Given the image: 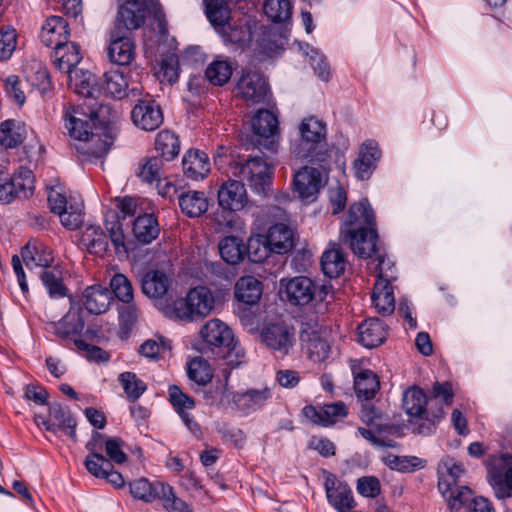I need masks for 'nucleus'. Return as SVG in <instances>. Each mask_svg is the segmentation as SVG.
<instances>
[{
  "mask_svg": "<svg viewBox=\"0 0 512 512\" xmlns=\"http://www.w3.org/2000/svg\"><path fill=\"white\" fill-rule=\"evenodd\" d=\"M299 131L301 138L294 149L296 157L320 167L322 171L329 170L332 150L326 141L325 124L309 117L301 122Z\"/></svg>",
  "mask_w": 512,
  "mask_h": 512,
  "instance_id": "obj_1",
  "label": "nucleus"
},
{
  "mask_svg": "<svg viewBox=\"0 0 512 512\" xmlns=\"http://www.w3.org/2000/svg\"><path fill=\"white\" fill-rule=\"evenodd\" d=\"M227 172L241 181L248 182L250 187L259 194H265L272 184V169L274 163L266 156L265 158L255 156L244 162H238L227 158Z\"/></svg>",
  "mask_w": 512,
  "mask_h": 512,
  "instance_id": "obj_2",
  "label": "nucleus"
},
{
  "mask_svg": "<svg viewBox=\"0 0 512 512\" xmlns=\"http://www.w3.org/2000/svg\"><path fill=\"white\" fill-rule=\"evenodd\" d=\"M117 15L114 27L117 31L130 33L139 29L145 24L147 16L152 11L156 17L161 13V6L158 0H119Z\"/></svg>",
  "mask_w": 512,
  "mask_h": 512,
  "instance_id": "obj_3",
  "label": "nucleus"
},
{
  "mask_svg": "<svg viewBox=\"0 0 512 512\" xmlns=\"http://www.w3.org/2000/svg\"><path fill=\"white\" fill-rule=\"evenodd\" d=\"M215 305V298L211 290L205 286H198L189 290L184 298L175 300L173 314L177 319L193 321L208 316Z\"/></svg>",
  "mask_w": 512,
  "mask_h": 512,
  "instance_id": "obj_4",
  "label": "nucleus"
},
{
  "mask_svg": "<svg viewBox=\"0 0 512 512\" xmlns=\"http://www.w3.org/2000/svg\"><path fill=\"white\" fill-rule=\"evenodd\" d=\"M84 105L88 108V112L83 111L79 113L80 116L71 115L66 119L65 127L73 143L84 139L95 130V127L106 124V114L110 112V107L104 104L85 103Z\"/></svg>",
  "mask_w": 512,
  "mask_h": 512,
  "instance_id": "obj_5",
  "label": "nucleus"
},
{
  "mask_svg": "<svg viewBox=\"0 0 512 512\" xmlns=\"http://www.w3.org/2000/svg\"><path fill=\"white\" fill-rule=\"evenodd\" d=\"M427 404V398L424 392L419 388H410L403 395V408L406 413L418 419L417 433L430 434L436 426V423L443 417L442 409L437 413H430L424 408Z\"/></svg>",
  "mask_w": 512,
  "mask_h": 512,
  "instance_id": "obj_6",
  "label": "nucleus"
},
{
  "mask_svg": "<svg viewBox=\"0 0 512 512\" xmlns=\"http://www.w3.org/2000/svg\"><path fill=\"white\" fill-rule=\"evenodd\" d=\"M101 93L121 99L124 96L136 97L141 95V71L135 69L129 75H124L119 70H110L103 75V83L100 86Z\"/></svg>",
  "mask_w": 512,
  "mask_h": 512,
  "instance_id": "obj_7",
  "label": "nucleus"
},
{
  "mask_svg": "<svg viewBox=\"0 0 512 512\" xmlns=\"http://www.w3.org/2000/svg\"><path fill=\"white\" fill-rule=\"evenodd\" d=\"M235 93L237 97L245 100L247 103H263L269 93V85L264 77L258 71L248 70L243 72L239 78Z\"/></svg>",
  "mask_w": 512,
  "mask_h": 512,
  "instance_id": "obj_8",
  "label": "nucleus"
},
{
  "mask_svg": "<svg viewBox=\"0 0 512 512\" xmlns=\"http://www.w3.org/2000/svg\"><path fill=\"white\" fill-rule=\"evenodd\" d=\"M281 292L293 306H305L311 303L317 293L318 286L307 276H296L280 281Z\"/></svg>",
  "mask_w": 512,
  "mask_h": 512,
  "instance_id": "obj_9",
  "label": "nucleus"
},
{
  "mask_svg": "<svg viewBox=\"0 0 512 512\" xmlns=\"http://www.w3.org/2000/svg\"><path fill=\"white\" fill-rule=\"evenodd\" d=\"M113 136L105 124L95 127L88 136L79 142L72 143L75 150L88 159H98L105 156L113 145Z\"/></svg>",
  "mask_w": 512,
  "mask_h": 512,
  "instance_id": "obj_10",
  "label": "nucleus"
},
{
  "mask_svg": "<svg viewBox=\"0 0 512 512\" xmlns=\"http://www.w3.org/2000/svg\"><path fill=\"white\" fill-rule=\"evenodd\" d=\"M321 168L305 166L294 176L293 185L299 198L312 202L323 187V174Z\"/></svg>",
  "mask_w": 512,
  "mask_h": 512,
  "instance_id": "obj_11",
  "label": "nucleus"
},
{
  "mask_svg": "<svg viewBox=\"0 0 512 512\" xmlns=\"http://www.w3.org/2000/svg\"><path fill=\"white\" fill-rule=\"evenodd\" d=\"M377 238L376 228L359 231L341 230L342 241L361 258H369L377 253Z\"/></svg>",
  "mask_w": 512,
  "mask_h": 512,
  "instance_id": "obj_12",
  "label": "nucleus"
},
{
  "mask_svg": "<svg viewBox=\"0 0 512 512\" xmlns=\"http://www.w3.org/2000/svg\"><path fill=\"white\" fill-rule=\"evenodd\" d=\"M251 125L254 134L260 137L258 144L275 153L278 146L275 141V134L278 130L277 117L268 110H259L252 118Z\"/></svg>",
  "mask_w": 512,
  "mask_h": 512,
  "instance_id": "obj_13",
  "label": "nucleus"
},
{
  "mask_svg": "<svg viewBox=\"0 0 512 512\" xmlns=\"http://www.w3.org/2000/svg\"><path fill=\"white\" fill-rule=\"evenodd\" d=\"M200 335L210 346L227 349L228 352L236 349L237 341L232 330L219 319L208 321L201 328Z\"/></svg>",
  "mask_w": 512,
  "mask_h": 512,
  "instance_id": "obj_14",
  "label": "nucleus"
},
{
  "mask_svg": "<svg viewBox=\"0 0 512 512\" xmlns=\"http://www.w3.org/2000/svg\"><path fill=\"white\" fill-rule=\"evenodd\" d=\"M128 35L129 33L111 29L107 54L112 63L126 66L134 60L135 45Z\"/></svg>",
  "mask_w": 512,
  "mask_h": 512,
  "instance_id": "obj_15",
  "label": "nucleus"
},
{
  "mask_svg": "<svg viewBox=\"0 0 512 512\" xmlns=\"http://www.w3.org/2000/svg\"><path fill=\"white\" fill-rule=\"evenodd\" d=\"M302 413L315 425L329 426L347 416V407L341 401L319 407L307 405L303 408Z\"/></svg>",
  "mask_w": 512,
  "mask_h": 512,
  "instance_id": "obj_16",
  "label": "nucleus"
},
{
  "mask_svg": "<svg viewBox=\"0 0 512 512\" xmlns=\"http://www.w3.org/2000/svg\"><path fill=\"white\" fill-rule=\"evenodd\" d=\"M131 117L136 126L146 131L156 130L163 122L162 110L154 100H140Z\"/></svg>",
  "mask_w": 512,
  "mask_h": 512,
  "instance_id": "obj_17",
  "label": "nucleus"
},
{
  "mask_svg": "<svg viewBox=\"0 0 512 512\" xmlns=\"http://www.w3.org/2000/svg\"><path fill=\"white\" fill-rule=\"evenodd\" d=\"M247 201L246 189L241 181L228 180L218 190V203L224 210L240 211Z\"/></svg>",
  "mask_w": 512,
  "mask_h": 512,
  "instance_id": "obj_18",
  "label": "nucleus"
},
{
  "mask_svg": "<svg viewBox=\"0 0 512 512\" xmlns=\"http://www.w3.org/2000/svg\"><path fill=\"white\" fill-rule=\"evenodd\" d=\"M261 338L269 349L287 351L295 340L294 329L285 322L273 323L262 329Z\"/></svg>",
  "mask_w": 512,
  "mask_h": 512,
  "instance_id": "obj_19",
  "label": "nucleus"
},
{
  "mask_svg": "<svg viewBox=\"0 0 512 512\" xmlns=\"http://www.w3.org/2000/svg\"><path fill=\"white\" fill-rule=\"evenodd\" d=\"M376 228L375 215L367 199L350 206L342 230H364Z\"/></svg>",
  "mask_w": 512,
  "mask_h": 512,
  "instance_id": "obj_20",
  "label": "nucleus"
},
{
  "mask_svg": "<svg viewBox=\"0 0 512 512\" xmlns=\"http://www.w3.org/2000/svg\"><path fill=\"white\" fill-rule=\"evenodd\" d=\"M171 283V278L160 270H149L140 280L143 294L154 300L164 299L168 295Z\"/></svg>",
  "mask_w": 512,
  "mask_h": 512,
  "instance_id": "obj_21",
  "label": "nucleus"
},
{
  "mask_svg": "<svg viewBox=\"0 0 512 512\" xmlns=\"http://www.w3.org/2000/svg\"><path fill=\"white\" fill-rule=\"evenodd\" d=\"M103 438L102 434L95 432L92 440L86 444L90 454L86 457L84 464L88 472L97 478L105 477L107 472L113 468L111 462L99 453Z\"/></svg>",
  "mask_w": 512,
  "mask_h": 512,
  "instance_id": "obj_22",
  "label": "nucleus"
},
{
  "mask_svg": "<svg viewBox=\"0 0 512 512\" xmlns=\"http://www.w3.org/2000/svg\"><path fill=\"white\" fill-rule=\"evenodd\" d=\"M70 37L68 22L60 16H50L42 26L40 39L47 47L65 44Z\"/></svg>",
  "mask_w": 512,
  "mask_h": 512,
  "instance_id": "obj_23",
  "label": "nucleus"
},
{
  "mask_svg": "<svg viewBox=\"0 0 512 512\" xmlns=\"http://www.w3.org/2000/svg\"><path fill=\"white\" fill-rule=\"evenodd\" d=\"M381 157V150L374 140L365 141L359 151L358 158L354 161V169L357 178L366 180L376 168V163Z\"/></svg>",
  "mask_w": 512,
  "mask_h": 512,
  "instance_id": "obj_24",
  "label": "nucleus"
},
{
  "mask_svg": "<svg viewBox=\"0 0 512 512\" xmlns=\"http://www.w3.org/2000/svg\"><path fill=\"white\" fill-rule=\"evenodd\" d=\"M54 51L51 55L55 67L68 74L69 79H72L73 68L81 61L80 47L75 42H70L69 39L65 44L53 47Z\"/></svg>",
  "mask_w": 512,
  "mask_h": 512,
  "instance_id": "obj_25",
  "label": "nucleus"
},
{
  "mask_svg": "<svg viewBox=\"0 0 512 512\" xmlns=\"http://www.w3.org/2000/svg\"><path fill=\"white\" fill-rule=\"evenodd\" d=\"M169 399L187 428L196 436L201 434L200 426L187 412L195 406V401L192 397L183 393L178 386L169 387Z\"/></svg>",
  "mask_w": 512,
  "mask_h": 512,
  "instance_id": "obj_26",
  "label": "nucleus"
},
{
  "mask_svg": "<svg viewBox=\"0 0 512 512\" xmlns=\"http://www.w3.org/2000/svg\"><path fill=\"white\" fill-rule=\"evenodd\" d=\"M325 490L328 502L337 510L354 509L356 502L352 490L334 477H328L325 481Z\"/></svg>",
  "mask_w": 512,
  "mask_h": 512,
  "instance_id": "obj_27",
  "label": "nucleus"
},
{
  "mask_svg": "<svg viewBox=\"0 0 512 512\" xmlns=\"http://www.w3.org/2000/svg\"><path fill=\"white\" fill-rule=\"evenodd\" d=\"M55 334L63 340L72 341L76 346V341L81 337L84 321L80 312L70 309L63 318L53 324Z\"/></svg>",
  "mask_w": 512,
  "mask_h": 512,
  "instance_id": "obj_28",
  "label": "nucleus"
},
{
  "mask_svg": "<svg viewBox=\"0 0 512 512\" xmlns=\"http://www.w3.org/2000/svg\"><path fill=\"white\" fill-rule=\"evenodd\" d=\"M112 301L111 291L101 285L87 287L83 293V305L91 314L105 313Z\"/></svg>",
  "mask_w": 512,
  "mask_h": 512,
  "instance_id": "obj_29",
  "label": "nucleus"
},
{
  "mask_svg": "<svg viewBox=\"0 0 512 512\" xmlns=\"http://www.w3.org/2000/svg\"><path fill=\"white\" fill-rule=\"evenodd\" d=\"M489 473L495 485H505L508 490L506 496H512V456L501 454L491 457Z\"/></svg>",
  "mask_w": 512,
  "mask_h": 512,
  "instance_id": "obj_30",
  "label": "nucleus"
},
{
  "mask_svg": "<svg viewBox=\"0 0 512 512\" xmlns=\"http://www.w3.org/2000/svg\"><path fill=\"white\" fill-rule=\"evenodd\" d=\"M183 172L192 180L204 179L210 172L208 155L199 150H189L182 160Z\"/></svg>",
  "mask_w": 512,
  "mask_h": 512,
  "instance_id": "obj_31",
  "label": "nucleus"
},
{
  "mask_svg": "<svg viewBox=\"0 0 512 512\" xmlns=\"http://www.w3.org/2000/svg\"><path fill=\"white\" fill-rule=\"evenodd\" d=\"M372 304L383 316L390 315L395 310V297L391 283L382 276L374 284L371 295Z\"/></svg>",
  "mask_w": 512,
  "mask_h": 512,
  "instance_id": "obj_32",
  "label": "nucleus"
},
{
  "mask_svg": "<svg viewBox=\"0 0 512 512\" xmlns=\"http://www.w3.org/2000/svg\"><path fill=\"white\" fill-rule=\"evenodd\" d=\"M386 335L384 324L378 318L368 319L358 326L359 342L367 349L377 348Z\"/></svg>",
  "mask_w": 512,
  "mask_h": 512,
  "instance_id": "obj_33",
  "label": "nucleus"
},
{
  "mask_svg": "<svg viewBox=\"0 0 512 512\" xmlns=\"http://www.w3.org/2000/svg\"><path fill=\"white\" fill-rule=\"evenodd\" d=\"M179 206L183 214L189 218H197L209 208L207 196L202 191H187L179 195Z\"/></svg>",
  "mask_w": 512,
  "mask_h": 512,
  "instance_id": "obj_34",
  "label": "nucleus"
},
{
  "mask_svg": "<svg viewBox=\"0 0 512 512\" xmlns=\"http://www.w3.org/2000/svg\"><path fill=\"white\" fill-rule=\"evenodd\" d=\"M266 244L272 247V252L283 254L293 247V231L284 223L271 226L265 235Z\"/></svg>",
  "mask_w": 512,
  "mask_h": 512,
  "instance_id": "obj_35",
  "label": "nucleus"
},
{
  "mask_svg": "<svg viewBox=\"0 0 512 512\" xmlns=\"http://www.w3.org/2000/svg\"><path fill=\"white\" fill-rule=\"evenodd\" d=\"M352 371L356 396L365 401L373 399L380 389L378 376L368 369L357 373L354 367H352Z\"/></svg>",
  "mask_w": 512,
  "mask_h": 512,
  "instance_id": "obj_36",
  "label": "nucleus"
},
{
  "mask_svg": "<svg viewBox=\"0 0 512 512\" xmlns=\"http://www.w3.org/2000/svg\"><path fill=\"white\" fill-rule=\"evenodd\" d=\"M234 294L238 301L255 305L262 295V283L253 276H244L237 280L234 287Z\"/></svg>",
  "mask_w": 512,
  "mask_h": 512,
  "instance_id": "obj_37",
  "label": "nucleus"
},
{
  "mask_svg": "<svg viewBox=\"0 0 512 512\" xmlns=\"http://www.w3.org/2000/svg\"><path fill=\"white\" fill-rule=\"evenodd\" d=\"M26 138L24 123L8 119L0 124V146L5 149H13L21 145Z\"/></svg>",
  "mask_w": 512,
  "mask_h": 512,
  "instance_id": "obj_38",
  "label": "nucleus"
},
{
  "mask_svg": "<svg viewBox=\"0 0 512 512\" xmlns=\"http://www.w3.org/2000/svg\"><path fill=\"white\" fill-rule=\"evenodd\" d=\"M132 231L140 243L149 244L158 237L160 227L154 214H144L135 219Z\"/></svg>",
  "mask_w": 512,
  "mask_h": 512,
  "instance_id": "obj_39",
  "label": "nucleus"
},
{
  "mask_svg": "<svg viewBox=\"0 0 512 512\" xmlns=\"http://www.w3.org/2000/svg\"><path fill=\"white\" fill-rule=\"evenodd\" d=\"M321 268L329 278H338L346 268V259L343 251L336 245L326 250L321 257Z\"/></svg>",
  "mask_w": 512,
  "mask_h": 512,
  "instance_id": "obj_40",
  "label": "nucleus"
},
{
  "mask_svg": "<svg viewBox=\"0 0 512 512\" xmlns=\"http://www.w3.org/2000/svg\"><path fill=\"white\" fill-rule=\"evenodd\" d=\"M219 253L226 263L236 265L244 260L246 246L240 238L226 236L219 242Z\"/></svg>",
  "mask_w": 512,
  "mask_h": 512,
  "instance_id": "obj_41",
  "label": "nucleus"
},
{
  "mask_svg": "<svg viewBox=\"0 0 512 512\" xmlns=\"http://www.w3.org/2000/svg\"><path fill=\"white\" fill-rule=\"evenodd\" d=\"M14 199H25L34 190V176L30 169L20 167L9 179Z\"/></svg>",
  "mask_w": 512,
  "mask_h": 512,
  "instance_id": "obj_42",
  "label": "nucleus"
},
{
  "mask_svg": "<svg viewBox=\"0 0 512 512\" xmlns=\"http://www.w3.org/2000/svg\"><path fill=\"white\" fill-rule=\"evenodd\" d=\"M164 483L156 481L149 482L146 478H139L129 484L130 493L133 498L146 503H151L159 498Z\"/></svg>",
  "mask_w": 512,
  "mask_h": 512,
  "instance_id": "obj_43",
  "label": "nucleus"
},
{
  "mask_svg": "<svg viewBox=\"0 0 512 512\" xmlns=\"http://www.w3.org/2000/svg\"><path fill=\"white\" fill-rule=\"evenodd\" d=\"M81 244L97 256H103L108 249V240L103 230L98 226L87 227L81 235Z\"/></svg>",
  "mask_w": 512,
  "mask_h": 512,
  "instance_id": "obj_44",
  "label": "nucleus"
},
{
  "mask_svg": "<svg viewBox=\"0 0 512 512\" xmlns=\"http://www.w3.org/2000/svg\"><path fill=\"white\" fill-rule=\"evenodd\" d=\"M70 81L73 83L76 93L88 101L97 100L101 95V88L96 82L95 76L88 71L80 74L75 72Z\"/></svg>",
  "mask_w": 512,
  "mask_h": 512,
  "instance_id": "obj_45",
  "label": "nucleus"
},
{
  "mask_svg": "<svg viewBox=\"0 0 512 512\" xmlns=\"http://www.w3.org/2000/svg\"><path fill=\"white\" fill-rule=\"evenodd\" d=\"M300 342L302 350L306 352H327L330 350L328 342L320 336L315 326L303 323L300 329Z\"/></svg>",
  "mask_w": 512,
  "mask_h": 512,
  "instance_id": "obj_46",
  "label": "nucleus"
},
{
  "mask_svg": "<svg viewBox=\"0 0 512 512\" xmlns=\"http://www.w3.org/2000/svg\"><path fill=\"white\" fill-rule=\"evenodd\" d=\"M272 394L269 388L250 389L244 393L234 395V402L242 409L256 410L261 408L270 398Z\"/></svg>",
  "mask_w": 512,
  "mask_h": 512,
  "instance_id": "obj_47",
  "label": "nucleus"
},
{
  "mask_svg": "<svg viewBox=\"0 0 512 512\" xmlns=\"http://www.w3.org/2000/svg\"><path fill=\"white\" fill-rule=\"evenodd\" d=\"M155 149L159 153L160 158L165 161H171L179 154V139L168 130L160 131L155 139Z\"/></svg>",
  "mask_w": 512,
  "mask_h": 512,
  "instance_id": "obj_48",
  "label": "nucleus"
},
{
  "mask_svg": "<svg viewBox=\"0 0 512 512\" xmlns=\"http://www.w3.org/2000/svg\"><path fill=\"white\" fill-rule=\"evenodd\" d=\"M452 510V512H467L472 505V491L467 486L453 485L447 495L444 496Z\"/></svg>",
  "mask_w": 512,
  "mask_h": 512,
  "instance_id": "obj_49",
  "label": "nucleus"
},
{
  "mask_svg": "<svg viewBox=\"0 0 512 512\" xmlns=\"http://www.w3.org/2000/svg\"><path fill=\"white\" fill-rule=\"evenodd\" d=\"M49 416L54 424V432L59 429L76 441V420L68 410L63 409L60 405H53L49 409Z\"/></svg>",
  "mask_w": 512,
  "mask_h": 512,
  "instance_id": "obj_50",
  "label": "nucleus"
},
{
  "mask_svg": "<svg viewBox=\"0 0 512 512\" xmlns=\"http://www.w3.org/2000/svg\"><path fill=\"white\" fill-rule=\"evenodd\" d=\"M360 418L364 424L377 433L386 432L390 427L389 418L371 403L362 405Z\"/></svg>",
  "mask_w": 512,
  "mask_h": 512,
  "instance_id": "obj_51",
  "label": "nucleus"
},
{
  "mask_svg": "<svg viewBox=\"0 0 512 512\" xmlns=\"http://www.w3.org/2000/svg\"><path fill=\"white\" fill-rule=\"evenodd\" d=\"M105 227L116 253H127L125 235L122 229L119 215L115 211L108 212L105 216Z\"/></svg>",
  "mask_w": 512,
  "mask_h": 512,
  "instance_id": "obj_52",
  "label": "nucleus"
},
{
  "mask_svg": "<svg viewBox=\"0 0 512 512\" xmlns=\"http://www.w3.org/2000/svg\"><path fill=\"white\" fill-rule=\"evenodd\" d=\"M206 14L217 31H224V25L231 20L230 9L225 0H209Z\"/></svg>",
  "mask_w": 512,
  "mask_h": 512,
  "instance_id": "obj_53",
  "label": "nucleus"
},
{
  "mask_svg": "<svg viewBox=\"0 0 512 512\" xmlns=\"http://www.w3.org/2000/svg\"><path fill=\"white\" fill-rule=\"evenodd\" d=\"M187 373L189 379L202 386L213 378V370L202 356H196L188 363Z\"/></svg>",
  "mask_w": 512,
  "mask_h": 512,
  "instance_id": "obj_54",
  "label": "nucleus"
},
{
  "mask_svg": "<svg viewBox=\"0 0 512 512\" xmlns=\"http://www.w3.org/2000/svg\"><path fill=\"white\" fill-rule=\"evenodd\" d=\"M107 341L101 329L96 327L88 328L76 341V348L85 352H103L100 346Z\"/></svg>",
  "mask_w": 512,
  "mask_h": 512,
  "instance_id": "obj_55",
  "label": "nucleus"
},
{
  "mask_svg": "<svg viewBox=\"0 0 512 512\" xmlns=\"http://www.w3.org/2000/svg\"><path fill=\"white\" fill-rule=\"evenodd\" d=\"M442 467L446 470L438 482V487L443 496H446L451 486L457 485L458 478L464 473V469L460 463L452 458H446L442 461Z\"/></svg>",
  "mask_w": 512,
  "mask_h": 512,
  "instance_id": "obj_56",
  "label": "nucleus"
},
{
  "mask_svg": "<svg viewBox=\"0 0 512 512\" xmlns=\"http://www.w3.org/2000/svg\"><path fill=\"white\" fill-rule=\"evenodd\" d=\"M231 75V64L227 60L222 59H215L208 65L205 71L207 80L217 86L226 84L230 80Z\"/></svg>",
  "mask_w": 512,
  "mask_h": 512,
  "instance_id": "obj_57",
  "label": "nucleus"
},
{
  "mask_svg": "<svg viewBox=\"0 0 512 512\" xmlns=\"http://www.w3.org/2000/svg\"><path fill=\"white\" fill-rule=\"evenodd\" d=\"M263 9L266 16L275 23L285 22L292 15V5L289 0H266Z\"/></svg>",
  "mask_w": 512,
  "mask_h": 512,
  "instance_id": "obj_58",
  "label": "nucleus"
},
{
  "mask_svg": "<svg viewBox=\"0 0 512 512\" xmlns=\"http://www.w3.org/2000/svg\"><path fill=\"white\" fill-rule=\"evenodd\" d=\"M226 42L243 44L250 38V28L247 23L228 21L224 25V31H217Z\"/></svg>",
  "mask_w": 512,
  "mask_h": 512,
  "instance_id": "obj_59",
  "label": "nucleus"
},
{
  "mask_svg": "<svg viewBox=\"0 0 512 512\" xmlns=\"http://www.w3.org/2000/svg\"><path fill=\"white\" fill-rule=\"evenodd\" d=\"M111 293L122 303L134 300L132 282L122 273H116L110 280Z\"/></svg>",
  "mask_w": 512,
  "mask_h": 512,
  "instance_id": "obj_60",
  "label": "nucleus"
},
{
  "mask_svg": "<svg viewBox=\"0 0 512 512\" xmlns=\"http://www.w3.org/2000/svg\"><path fill=\"white\" fill-rule=\"evenodd\" d=\"M118 380L122 384L127 398L132 402H135L146 391V384L132 372L121 373Z\"/></svg>",
  "mask_w": 512,
  "mask_h": 512,
  "instance_id": "obj_61",
  "label": "nucleus"
},
{
  "mask_svg": "<svg viewBox=\"0 0 512 512\" xmlns=\"http://www.w3.org/2000/svg\"><path fill=\"white\" fill-rule=\"evenodd\" d=\"M156 76L161 83L174 84L179 77V60L174 54L165 56L161 62Z\"/></svg>",
  "mask_w": 512,
  "mask_h": 512,
  "instance_id": "obj_62",
  "label": "nucleus"
},
{
  "mask_svg": "<svg viewBox=\"0 0 512 512\" xmlns=\"http://www.w3.org/2000/svg\"><path fill=\"white\" fill-rule=\"evenodd\" d=\"M40 277L51 297L57 298L67 295L68 289L63 283L60 272L43 270Z\"/></svg>",
  "mask_w": 512,
  "mask_h": 512,
  "instance_id": "obj_63",
  "label": "nucleus"
},
{
  "mask_svg": "<svg viewBox=\"0 0 512 512\" xmlns=\"http://www.w3.org/2000/svg\"><path fill=\"white\" fill-rule=\"evenodd\" d=\"M167 512H192L190 506L181 498L177 497L170 485L164 484L159 498Z\"/></svg>",
  "mask_w": 512,
  "mask_h": 512,
  "instance_id": "obj_64",
  "label": "nucleus"
}]
</instances>
